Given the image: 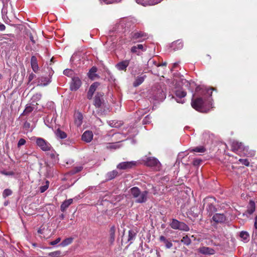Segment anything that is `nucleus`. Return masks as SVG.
Returning <instances> with one entry per match:
<instances>
[{
    "mask_svg": "<svg viewBox=\"0 0 257 257\" xmlns=\"http://www.w3.org/2000/svg\"><path fill=\"white\" fill-rule=\"evenodd\" d=\"M130 193L137 203H143L147 200L149 193L148 191H141L138 187H134L130 189Z\"/></svg>",
    "mask_w": 257,
    "mask_h": 257,
    "instance_id": "1",
    "label": "nucleus"
},
{
    "mask_svg": "<svg viewBox=\"0 0 257 257\" xmlns=\"http://www.w3.org/2000/svg\"><path fill=\"white\" fill-rule=\"evenodd\" d=\"M34 140L35 141L37 146L43 151H50L53 150L51 144L43 138L35 137Z\"/></svg>",
    "mask_w": 257,
    "mask_h": 257,
    "instance_id": "2",
    "label": "nucleus"
},
{
    "mask_svg": "<svg viewBox=\"0 0 257 257\" xmlns=\"http://www.w3.org/2000/svg\"><path fill=\"white\" fill-rule=\"evenodd\" d=\"M171 227L174 229H179L183 231H188L189 227L185 223L180 222L177 219H173L170 223Z\"/></svg>",
    "mask_w": 257,
    "mask_h": 257,
    "instance_id": "3",
    "label": "nucleus"
},
{
    "mask_svg": "<svg viewBox=\"0 0 257 257\" xmlns=\"http://www.w3.org/2000/svg\"><path fill=\"white\" fill-rule=\"evenodd\" d=\"M147 166L154 167L156 170H159L161 168V163L156 158L154 157L147 158L145 161Z\"/></svg>",
    "mask_w": 257,
    "mask_h": 257,
    "instance_id": "4",
    "label": "nucleus"
},
{
    "mask_svg": "<svg viewBox=\"0 0 257 257\" xmlns=\"http://www.w3.org/2000/svg\"><path fill=\"white\" fill-rule=\"evenodd\" d=\"M191 105L196 110L201 112H204L203 109L204 107V102L201 98H198L195 100L192 99Z\"/></svg>",
    "mask_w": 257,
    "mask_h": 257,
    "instance_id": "5",
    "label": "nucleus"
},
{
    "mask_svg": "<svg viewBox=\"0 0 257 257\" xmlns=\"http://www.w3.org/2000/svg\"><path fill=\"white\" fill-rule=\"evenodd\" d=\"M137 165L136 161L123 162L117 165V168L120 170H127L133 168Z\"/></svg>",
    "mask_w": 257,
    "mask_h": 257,
    "instance_id": "6",
    "label": "nucleus"
},
{
    "mask_svg": "<svg viewBox=\"0 0 257 257\" xmlns=\"http://www.w3.org/2000/svg\"><path fill=\"white\" fill-rule=\"evenodd\" d=\"M175 94L176 96V101L178 103H184L185 100H179L182 98H184L186 95V92L184 91L182 88H178L175 91Z\"/></svg>",
    "mask_w": 257,
    "mask_h": 257,
    "instance_id": "7",
    "label": "nucleus"
},
{
    "mask_svg": "<svg viewBox=\"0 0 257 257\" xmlns=\"http://www.w3.org/2000/svg\"><path fill=\"white\" fill-rule=\"evenodd\" d=\"M244 147V146L241 142L233 141L231 143V149L234 152H241Z\"/></svg>",
    "mask_w": 257,
    "mask_h": 257,
    "instance_id": "8",
    "label": "nucleus"
},
{
    "mask_svg": "<svg viewBox=\"0 0 257 257\" xmlns=\"http://www.w3.org/2000/svg\"><path fill=\"white\" fill-rule=\"evenodd\" d=\"M81 85V81L78 77H74L72 79L70 85V89L72 91L77 90Z\"/></svg>",
    "mask_w": 257,
    "mask_h": 257,
    "instance_id": "9",
    "label": "nucleus"
},
{
    "mask_svg": "<svg viewBox=\"0 0 257 257\" xmlns=\"http://www.w3.org/2000/svg\"><path fill=\"white\" fill-rule=\"evenodd\" d=\"M154 95V99L158 101H162L166 97L165 93L161 88L158 89Z\"/></svg>",
    "mask_w": 257,
    "mask_h": 257,
    "instance_id": "10",
    "label": "nucleus"
},
{
    "mask_svg": "<svg viewBox=\"0 0 257 257\" xmlns=\"http://www.w3.org/2000/svg\"><path fill=\"white\" fill-rule=\"evenodd\" d=\"M103 96V94L100 93H98L95 96L94 104L96 107H99L101 106V105L104 101Z\"/></svg>",
    "mask_w": 257,
    "mask_h": 257,
    "instance_id": "11",
    "label": "nucleus"
},
{
    "mask_svg": "<svg viewBox=\"0 0 257 257\" xmlns=\"http://www.w3.org/2000/svg\"><path fill=\"white\" fill-rule=\"evenodd\" d=\"M255 205L254 201L252 200H250L247 206V209L245 212L243 214L247 216V215L252 214L255 211Z\"/></svg>",
    "mask_w": 257,
    "mask_h": 257,
    "instance_id": "12",
    "label": "nucleus"
},
{
    "mask_svg": "<svg viewBox=\"0 0 257 257\" xmlns=\"http://www.w3.org/2000/svg\"><path fill=\"white\" fill-rule=\"evenodd\" d=\"M199 252L204 254L211 255L215 253V250L210 247L203 246L198 249Z\"/></svg>",
    "mask_w": 257,
    "mask_h": 257,
    "instance_id": "13",
    "label": "nucleus"
},
{
    "mask_svg": "<svg viewBox=\"0 0 257 257\" xmlns=\"http://www.w3.org/2000/svg\"><path fill=\"white\" fill-rule=\"evenodd\" d=\"M99 84L98 82H94L91 85L87 93V97L88 99H91L92 98L93 93Z\"/></svg>",
    "mask_w": 257,
    "mask_h": 257,
    "instance_id": "14",
    "label": "nucleus"
},
{
    "mask_svg": "<svg viewBox=\"0 0 257 257\" xmlns=\"http://www.w3.org/2000/svg\"><path fill=\"white\" fill-rule=\"evenodd\" d=\"M214 221L218 223L224 222L226 220V217L223 214L216 213L212 218Z\"/></svg>",
    "mask_w": 257,
    "mask_h": 257,
    "instance_id": "15",
    "label": "nucleus"
},
{
    "mask_svg": "<svg viewBox=\"0 0 257 257\" xmlns=\"http://www.w3.org/2000/svg\"><path fill=\"white\" fill-rule=\"evenodd\" d=\"M147 35L142 32H136L132 34V38L133 40L145 39Z\"/></svg>",
    "mask_w": 257,
    "mask_h": 257,
    "instance_id": "16",
    "label": "nucleus"
},
{
    "mask_svg": "<svg viewBox=\"0 0 257 257\" xmlns=\"http://www.w3.org/2000/svg\"><path fill=\"white\" fill-rule=\"evenodd\" d=\"M130 64V60H125L121 61L116 65V67L119 70H125Z\"/></svg>",
    "mask_w": 257,
    "mask_h": 257,
    "instance_id": "17",
    "label": "nucleus"
},
{
    "mask_svg": "<svg viewBox=\"0 0 257 257\" xmlns=\"http://www.w3.org/2000/svg\"><path fill=\"white\" fill-rule=\"evenodd\" d=\"M93 138V134L90 131L85 132L82 136V140L87 143L90 142Z\"/></svg>",
    "mask_w": 257,
    "mask_h": 257,
    "instance_id": "18",
    "label": "nucleus"
},
{
    "mask_svg": "<svg viewBox=\"0 0 257 257\" xmlns=\"http://www.w3.org/2000/svg\"><path fill=\"white\" fill-rule=\"evenodd\" d=\"M241 152L243 153L244 156L248 157H252L255 155V151L249 149L248 147L244 146Z\"/></svg>",
    "mask_w": 257,
    "mask_h": 257,
    "instance_id": "19",
    "label": "nucleus"
},
{
    "mask_svg": "<svg viewBox=\"0 0 257 257\" xmlns=\"http://www.w3.org/2000/svg\"><path fill=\"white\" fill-rule=\"evenodd\" d=\"M83 115L80 112H77L75 114V123L77 126H80L83 120Z\"/></svg>",
    "mask_w": 257,
    "mask_h": 257,
    "instance_id": "20",
    "label": "nucleus"
},
{
    "mask_svg": "<svg viewBox=\"0 0 257 257\" xmlns=\"http://www.w3.org/2000/svg\"><path fill=\"white\" fill-rule=\"evenodd\" d=\"M31 65L33 70L36 72L39 69L37 58L33 56L31 59Z\"/></svg>",
    "mask_w": 257,
    "mask_h": 257,
    "instance_id": "21",
    "label": "nucleus"
},
{
    "mask_svg": "<svg viewBox=\"0 0 257 257\" xmlns=\"http://www.w3.org/2000/svg\"><path fill=\"white\" fill-rule=\"evenodd\" d=\"M50 82L49 79L47 77H41L38 79V86H46Z\"/></svg>",
    "mask_w": 257,
    "mask_h": 257,
    "instance_id": "22",
    "label": "nucleus"
},
{
    "mask_svg": "<svg viewBox=\"0 0 257 257\" xmlns=\"http://www.w3.org/2000/svg\"><path fill=\"white\" fill-rule=\"evenodd\" d=\"M73 202L72 199H69L64 201L61 205V210L63 212L66 210V209Z\"/></svg>",
    "mask_w": 257,
    "mask_h": 257,
    "instance_id": "23",
    "label": "nucleus"
},
{
    "mask_svg": "<svg viewBox=\"0 0 257 257\" xmlns=\"http://www.w3.org/2000/svg\"><path fill=\"white\" fill-rule=\"evenodd\" d=\"M146 78V75L140 76L137 77L136 80L133 83V85L135 87H137L139 85H141L145 80V79Z\"/></svg>",
    "mask_w": 257,
    "mask_h": 257,
    "instance_id": "24",
    "label": "nucleus"
},
{
    "mask_svg": "<svg viewBox=\"0 0 257 257\" xmlns=\"http://www.w3.org/2000/svg\"><path fill=\"white\" fill-rule=\"evenodd\" d=\"M56 136L59 139H64L67 137V134L60 129H57L55 132Z\"/></svg>",
    "mask_w": 257,
    "mask_h": 257,
    "instance_id": "25",
    "label": "nucleus"
},
{
    "mask_svg": "<svg viewBox=\"0 0 257 257\" xmlns=\"http://www.w3.org/2000/svg\"><path fill=\"white\" fill-rule=\"evenodd\" d=\"M118 175V172L116 170H113L108 172L106 174V178L108 180H110L114 179Z\"/></svg>",
    "mask_w": 257,
    "mask_h": 257,
    "instance_id": "26",
    "label": "nucleus"
},
{
    "mask_svg": "<svg viewBox=\"0 0 257 257\" xmlns=\"http://www.w3.org/2000/svg\"><path fill=\"white\" fill-rule=\"evenodd\" d=\"M97 71V68L95 67H92L88 73V76L91 79H94L96 76V72Z\"/></svg>",
    "mask_w": 257,
    "mask_h": 257,
    "instance_id": "27",
    "label": "nucleus"
},
{
    "mask_svg": "<svg viewBox=\"0 0 257 257\" xmlns=\"http://www.w3.org/2000/svg\"><path fill=\"white\" fill-rule=\"evenodd\" d=\"M189 151L191 152L204 153L205 152L206 149L203 146H199L194 148H190L189 149Z\"/></svg>",
    "mask_w": 257,
    "mask_h": 257,
    "instance_id": "28",
    "label": "nucleus"
},
{
    "mask_svg": "<svg viewBox=\"0 0 257 257\" xmlns=\"http://www.w3.org/2000/svg\"><path fill=\"white\" fill-rule=\"evenodd\" d=\"M73 241L72 237H68L63 240L60 243V245L62 246H66L72 243Z\"/></svg>",
    "mask_w": 257,
    "mask_h": 257,
    "instance_id": "29",
    "label": "nucleus"
},
{
    "mask_svg": "<svg viewBox=\"0 0 257 257\" xmlns=\"http://www.w3.org/2000/svg\"><path fill=\"white\" fill-rule=\"evenodd\" d=\"M240 237L244 242H247L249 240V234L246 231H241L240 233Z\"/></svg>",
    "mask_w": 257,
    "mask_h": 257,
    "instance_id": "30",
    "label": "nucleus"
},
{
    "mask_svg": "<svg viewBox=\"0 0 257 257\" xmlns=\"http://www.w3.org/2000/svg\"><path fill=\"white\" fill-rule=\"evenodd\" d=\"M34 105L27 104L23 112V114H28L31 112L34 109Z\"/></svg>",
    "mask_w": 257,
    "mask_h": 257,
    "instance_id": "31",
    "label": "nucleus"
},
{
    "mask_svg": "<svg viewBox=\"0 0 257 257\" xmlns=\"http://www.w3.org/2000/svg\"><path fill=\"white\" fill-rule=\"evenodd\" d=\"M115 228L114 226H112L110 228V241L112 242L115 239Z\"/></svg>",
    "mask_w": 257,
    "mask_h": 257,
    "instance_id": "32",
    "label": "nucleus"
},
{
    "mask_svg": "<svg viewBox=\"0 0 257 257\" xmlns=\"http://www.w3.org/2000/svg\"><path fill=\"white\" fill-rule=\"evenodd\" d=\"M162 0H148L146 2V6H153L160 3Z\"/></svg>",
    "mask_w": 257,
    "mask_h": 257,
    "instance_id": "33",
    "label": "nucleus"
},
{
    "mask_svg": "<svg viewBox=\"0 0 257 257\" xmlns=\"http://www.w3.org/2000/svg\"><path fill=\"white\" fill-rule=\"evenodd\" d=\"M61 255V251L57 250L53 252L49 253L48 255L49 257H60Z\"/></svg>",
    "mask_w": 257,
    "mask_h": 257,
    "instance_id": "34",
    "label": "nucleus"
},
{
    "mask_svg": "<svg viewBox=\"0 0 257 257\" xmlns=\"http://www.w3.org/2000/svg\"><path fill=\"white\" fill-rule=\"evenodd\" d=\"M42 97V94L40 93H37L34 94L32 97V100L33 102H36L39 101Z\"/></svg>",
    "mask_w": 257,
    "mask_h": 257,
    "instance_id": "35",
    "label": "nucleus"
},
{
    "mask_svg": "<svg viewBox=\"0 0 257 257\" xmlns=\"http://www.w3.org/2000/svg\"><path fill=\"white\" fill-rule=\"evenodd\" d=\"M46 184L44 186L40 187V191L41 193L44 192L49 187V182L48 181H46L45 182Z\"/></svg>",
    "mask_w": 257,
    "mask_h": 257,
    "instance_id": "36",
    "label": "nucleus"
},
{
    "mask_svg": "<svg viewBox=\"0 0 257 257\" xmlns=\"http://www.w3.org/2000/svg\"><path fill=\"white\" fill-rule=\"evenodd\" d=\"M136 233L132 230H129L127 240L128 241L133 240L135 237Z\"/></svg>",
    "mask_w": 257,
    "mask_h": 257,
    "instance_id": "37",
    "label": "nucleus"
},
{
    "mask_svg": "<svg viewBox=\"0 0 257 257\" xmlns=\"http://www.w3.org/2000/svg\"><path fill=\"white\" fill-rule=\"evenodd\" d=\"M82 169V166H77L75 168H74L71 171V173L72 174H76L80 171H81Z\"/></svg>",
    "mask_w": 257,
    "mask_h": 257,
    "instance_id": "38",
    "label": "nucleus"
},
{
    "mask_svg": "<svg viewBox=\"0 0 257 257\" xmlns=\"http://www.w3.org/2000/svg\"><path fill=\"white\" fill-rule=\"evenodd\" d=\"M12 193V191L9 189H5L3 193V196L4 198H6L7 197L11 195Z\"/></svg>",
    "mask_w": 257,
    "mask_h": 257,
    "instance_id": "39",
    "label": "nucleus"
},
{
    "mask_svg": "<svg viewBox=\"0 0 257 257\" xmlns=\"http://www.w3.org/2000/svg\"><path fill=\"white\" fill-rule=\"evenodd\" d=\"M182 242H183L185 244L189 245L191 243V240L187 236H185L183 237Z\"/></svg>",
    "mask_w": 257,
    "mask_h": 257,
    "instance_id": "40",
    "label": "nucleus"
},
{
    "mask_svg": "<svg viewBox=\"0 0 257 257\" xmlns=\"http://www.w3.org/2000/svg\"><path fill=\"white\" fill-rule=\"evenodd\" d=\"M238 161L243 165H244L246 166H248L249 165V162L246 159H240Z\"/></svg>",
    "mask_w": 257,
    "mask_h": 257,
    "instance_id": "41",
    "label": "nucleus"
},
{
    "mask_svg": "<svg viewBox=\"0 0 257 257\" xmlns=\"http://www.w3.org/2000/svg\"><path fill=\"white\" fill-rule=\"evenodd\" d=\"M176 45H179V46L177 47V48H175V47L174 49H181V48H182L183 47V44L181 42H180L179 41H177L174 42L172 44V47H175V46Z\"/></svg>",
    "mask_w": 257,
    "mask_h": 257,
    "instance_id": "42",
    "label": "nucleus"
},
{
    "mask_svg": "<svg viewBox=\"0 0 257 257\" xmlns=\"http://www.w3.org/2000/svg\"><path fill=\"white\" fill-rule=\"evenodd\" d=\"M106 4H112L113 3H118L120 2L121 0H100Z\"/></svg>",
    "mask_w": 257,
    "mask_h": 257,
    "instance_id": "43",
    "label": "nucleus"
},
{
    "mask_svg": "<svg viewBox=\"0 0 257 257\" xmlns=\"http://www.w3.org/2000/svg\"><path fill=\"white\" fill-rule=\"evenodd\" d=\"M63 73L65 75L70 76L73 74V71L71 69H65L63 71Z\"/></svg>",
    "mask_w": 257,
    "mask_h": 257,
    "instance_id": "44",
    "label": "nucleus"
},
{
    "mask_svg": "<svg viewBox=\"0 0 257 257\" xmlns=\"http://www.w3.org/2000/svg\"><path fill=\"white\" fill-rule=\"evenodd\" d=\"M131 52L134 53H136L138 55L140 54V51L138 50V49L137 48V46H136L132 47Z\"/></svg>",
    "mask_w": 257,
    "mask_h": 257,
    "instance_id": "45",
    "label": "nucleus"
},
{
    "mask_svg": "<svg viewBox=\"0 0 257 257\" xmlns=\"http://www.w3.org/2000/svg\"><path fill=\"white\" fill-rule=\"evenodd\" d=\"M26 142L25 139H21L18 143V147H20L21 146L24 145L26 144Z\"/></svg>",
    "mask_w": 257,
    "mask_h": 257,
    "instance_id": "46",
    "label": "nucleus"
},
{
    "mask_svg": "<svg viewBox=\"0 0 257 257\" xmlns=\"http://www.w3.org/2000/svg\"><path fill=\"white\" fill-rule=\"evenodd\" d=\"M61 241V238L58 237L54 241L50 242V244L52 245H54L59 243Z\"/></svg>",
    "mask_w": 257,
    "mask_h": 257,
    "instance_id": "47",
    "label": "nucleus"
},
{
    "mask_svg": "<svg viewBox=\"0 0 257 257\" xmlns=\"http://www.w3.org/2000/svg\"><path fill=\"white\" fill-rule=\"evenodd\" d=\"M165 244L167 248H170L173 246L172 243L168 240L165 242Z\"/></svg>",
    "mask_w": 257,
    "mask_h": 257,
    "instance_id": "48",
    "label": "nucleus"
},
{
    "mask_svg": "<svg viewBox=\"0 0 257 257\" xmlns=\"http://www.w3.org/2000/svg\"><path fill=\"white\" fill-rule=\"evenodd\" d=\"M150 117L149 115H147L143 120L144 124H148L150 122Z\"/></svg>",
    "mask_w": 257,
    "mask_h": 257,
    "instance_id": "49",
    "label": "nucleus"
},
{
    "mask_svg": "<svg viewBox=\"0 0 257 257\" xmlns=\"http://www.w3.org/2000/svg\"><path fill=\"white\" fill-rule=\"evenodd\" d=\"M116 122L114 120L109 121L108 124L112 127H117L119 125H116Z\"/></svg>",
    "mask_w": 257,
    "mask_h": 257,
    "instance_id": "50",
    "label": "nucleus"
},
{
    "mask_svg": "<svg viewBox=\"0 0 257 257\" xmlns=\"http://www.w3.org/2000/svg\"><path fill=\"white\" fill-rule=\"evenodd\" d=\"M136 46L139 51H140V50H142V51L145 50L144 49V46L142 44H138Z\"/></svg>",
    "mask_w": 257,
    "mask_h": 257,
    "instance_id": "51",
    "label": "nucleus"
},
{
    "mask_svg": "<svg viewBox=\"0 0 257 257\" xmlns=\"http://www.w3.org/2000/svg\"><path fill=\"white\" fill-rule=\"evenodd\" d=\"M200 162H201L200 160H199V159L194 160L193 161V165L194 166L198 165L200 164Z\"/></svg>",
    "mask_w": 257,
    "mask_h": 257,
    "instance_id": "52",
    "label": "nucleus"
},
{
    "mask_svg": "<svg viewBox=\"0 0 257 257\" xmlns=\"http://www.w3.org/2000/svg\"><path fill=\"white\" fill-rule=\"evenodd\" d=\"M35 77V75L33 73H31L29 76V81H32L34 78V77Z\"/></svg>",
    "mask_w": 257,
    "mask_h": 257,
    "instance_id": "53",
    "label": "nucleus"
},
{
    "mask_svg": "<svg viewBox=\"0 0 257 257\" xmlns=\"http://www.w3.org/2000/svg\"><path fill=\"white\" fill-rule=\"evenodd\" d=\"M160 240L161 241L165 243V242L167 240V239H166V238H165V236H161L160 237Z\"/></svg>",
    "mask_w": 257,
    "mask_h": 257,
    "instance_id": "54",
    "label": "nucleus"
},
{
    "mask_svg": "<svg viewBox=\"0 0 257 257\" xmlns=\"http://www.w3.org/2000/svg\"><path fill=\"white\" fill-rule=\"evenodd\" d=\"M6 29V26L0 22V31H3Z\"/></svg>",
    "mask_w": 257,
    "mask_h": 257,
    "instance_id": "55",
    "label": "nucleus"
},
{
    "mask_svg": "<svg viewBox=\"0 0 257 257\" xmlns=\"http://www.w3.org/2000/svg\"><path fill=\"white\" fill-rule=\"evenodd\" d=\"M254 227L257 229V215L254 218Z\"/></svg>",
    "mask_w": 257,
    "mask_h": 257,
    "instance_id": "56",
    "label": "nucleus"
},
{
    "mask_svg": "<svg viewBox=\"0 0 257 257\" xmlns=\"http://www.w3.org/2000/svg\"><path fill=\"white\" fill-rule=\"evenodd\" d=\"M136 2L138 4H140L144 6H146V2L145 3H143L142 0H136Z\"/></svg>",
    "mask_w": 257,
    "mask_h": 257,
    "instance_id": "57",
    "label": "nucleus"
},
{
    "mask_svg": "<svg viewBox=\"0 0 257 257\" xmlns=\"http://www.w3.org/2000/svg\"><path fill=\"white\" fill-rule=\"evenodd\" d=\"M30 39L31 41V42L33 43V44H35V41L34 40V38L33 37V36L31 34L30 35Z\"/></svg>",
    "mask_w": 257,
    "mask_h": 257,
    "instance_id": "58",
    "label": "nucleus"
},
{
    "mask_svg": "<svg viewBox=\"0 0 257 257\" xmlns=\"http://www.w3.org/2000/svg\"><path fill=\"white\" fill-rule=\"evenodd\" d=\"M148 63H153L154 64H155L156 66H157V63L156 62V61H154L153 60H151V59H150L149 61H148Z\"/></svg>",
    "mask_w": 257,
    "mask_h": 257,
    "instance_id": "59",
    "label": "nucleus"
},
{
    "mask_svg": "<svg viewBox=\"0 0 257 257\" xmlns=\"http://www.w3.org/2000/svg\"><path fill=\"white\" fill-rule=\"evenodd\" d=\"M167 65V63L166 62H164L162 64H157V67H159V66H166Z\"/></svg>",
    "mask_w": 257,
    "mask_h": 257,
    "instance_id": "60",
    "label": "nucleus"
},
{
    "mask_svg": "<svg viewBox=\"0 0 257 257\" xmlns=\"http://www.w3.org/2000/svg\"><path fill=\"white\" fill-rule=\"evenodd\" d=\"M212 199V198H206L204 199V205L206 203L207 201H209V199Z\"/></svg>",
    "mask_w": 257,
    "mask_h": 257,
    "instance_id": "61",
    "label": "nucleus"
},
{
    "mask_svg": "<svg viewBox=\"0 0 257 257\" xmlns=\"http://www.w3.org/2000/svg\"><path fill=\"white\" fill-rule=\"evenodd\" d=\"M178 65V63H174V65H173V67L174 68H175L176 67H177Z\"/></svg>",
    "mask_w": 257,
    "mask_h": 257,
    "instance_id": "62",
    "label": "nucleus"
},
{
    "mask_svg": "<svg viewBox=\"0 0 257 257\" xmlns=\"http://www.w3.org/2000/svg\"><path fill=\"white\" fill-rule=\"evenodd\" d=\"M60 217H61V218L63 219V218H64V215L63 214H61V215H60Z\"/></svg>",
    "mask_w": 257,
    "mask_h": 257,
    "instance_id": "63",
    "label": "nucleus"
},
{
    "mask_svg": "<svg viewBox=\"0 0 257 257\" xmlns=\"http://www.w3.org/2000/svg\"><path fill=\"white\" fill-rule=\"evenodd\" d=\"M2 173L3 174H4L7 175V173H5V172H2Z\"/></svg>",
    "mask_w": 257,
    "mask_h": 257,
    "instance_id": "64",
    "label": "nucleus"
}]
</instances>
